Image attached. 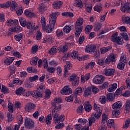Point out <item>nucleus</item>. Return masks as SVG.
<instances>
[{"label":"nucleus","instance_id":"obj_21","mask_svg":"<svg viewBox=\"0 0 130 130\" xmlns=\"http://www.w3.org/2000/svg\"><path fill=\"white\" fill-rule=\"evenodd\" d=\"M101 107L100 105H96L95 103H94L93 109L95 111H96L94 114H100V117L101 114H102V110H101Z\"/></svg>","mask_w":130,"mask_h":130},{"label":"nucleus","instance_id":"obj_17","mask_svg":"<svg viewBox=\"0 0 130 130\" xmlns=\"http://www.w3.org/2000/svg\"><path fill=\"white\" fill-rule=\"evenodd\" d=\"M114 73H115V70L114 69H105L104 75L107 77L109 76H114Z\"/></svg>","mask_w":130,"mask_h":130},{"label":"nucleus","instance_id":"obj_6","mask_svg":"<svg viewBox=\"0 0 130 130\" xmlns=\"http://www.w3.org/2000/svg\"><path fill=\"white\" fill-rule=\"evenodd\" d=\"M118 30H120L121 32L120 35L123 37V39L125 41H127L128 40V35H127V34L126 32V27L124 26H119L118 27Z\"/></svg>","mask_w":130,"mask_h":130},{"label":"nucleus","instance_id":"obj_5","mask_svg":"<svg viewBox=\"0 0 130 130\" xmlns=\"http://www.w3.org/2000/svg\"><path fill=\"white\" fill-rule=\"evenodd\" d=\"M100 118V114H92L90 117L88 119V123L89 126H92L93 123H95L96 122V119H99Z\"/></svg>","mask_w":130,"mask_h":130},{"label":"nucleus","instance_id":"obj_59","mask_svg":"<svg viewBox=\"0 0 130 130\" xmlns=\"http://www.w3.org/2000/svg\"><path fill=\"white\" fill-rule=\"evenodd\" d=\"M77 112V113H83L84 112V106H83V105H81L78 107Z\"/></svg>","mask_w":130,"mask_h":130},{"label":"nucleus","instance_id":"obj_19","mask_svg":"<svg viewBox=\"0 0 130 130\" xmlns=\"http://www.w3.org/2000/svg\"><path fill=\"white\" fill-rule=\"evenodd\" d=\"M83 106L84 110L86 111V112H90V111L92 110V107L89 101L85 102L84 104H83Z\"/></svg>","mask_w":130,"mask_h":130},{"label":"nucleus","instance_id":"obj_2","mask_svg":"<svg viewBox=\"0 0 130 130\" xmlns=\"http://www.w3.org/2000/svg\"><path fill=\"white\" fill-rule=\"evenodd\" d=\"M60 15V12H53L50 15L49 18V24H47L45 26V28H43V30H45L47 33H51L54 29V26L56 24V18Z\"/></svg>","mask_w":130,"mask_h":130},{"label":"nucleus","instance_id":"obj_60","mask_svg":"<svg viewBox=\"0 0 130 130\" xmlns=\"http://www.w3.org/2000/svg\"><path fill=\"white\" fill-rule=\"evenodd\" d=\"M129 123H130V119L127 118L125 121V124L123 125L122 128H127L128 126H129Z\"/></svg>","mask_w":130,"mask_h":130},{"label":"nucleus","instance_id":"obj_29","mask_svg":"<svg viewBox=\"0 0 130 130\" xmlns=\"http://www.w3.org/2000/svg\"><path fill=\"white\" fill-rule=\"evenodd\" d=\"M19 21L18 20L15 19L14 20L10 19L9 20H7V25L8 26H15L16 24H18Z\"/></svg>","mask_w":130,"mask_h":130},{"label":"nucleus","instance_id":"obj_23","mask_svg":"<svg viewBox=\"0 0 130 130\" xmlns=\"http://www.w3.org/2000/svg\"><path fill=\"white\" fill-rule=\"evenodd\" d=\"M14 59L15 58H14L13 57H8L4 60V64L5 66H10V64H12V63H13V61H14Z\"/></svg>","mask_w":130,"mask_h":130},{"label":"nucleus","instance_id":"obj_46","mask_svg":"<svg viewBox=\"0 0 130 130\" xmlns=\"http://www.w3.org/2000/svg\"><path fill=\"white\" fill-rule=\"evenodd\" d=\"M85 8L86 9V11L91 14L92 13V9H93V5L92 4H86Z\"/></svg>","mask_w":130,"mask_h":130},{"label":"nucleus","instance_id":"obj_10","mask_svg":"<svg viewBox=\"0 0 130 130\" xmlns=\"http://www.w3.org/2000/svg\"><path fill=\"white\" fill-rule=\"evenodd\" d=\"M62 95H71L73 93V90L70 86H65L60 91Z\"/></svg>","mask_w":130,"mask_h":130},{"label":"nucleus","instance_id":"obj_49","mask_svg":"<svg viewBox=\"0 0 130 130\" xmlns=\"http://www.w3.org/2000/svg\"><path fill=\"white\" fill-rule=\"evenodd\" d=\"M71 30H72V26H71L70 25H66L63 28V31L65 33H70Z\"/></svg>","mask_w":130,"mask_h":130},{"label":"nucleus","instance_id":"obj_61","mask_svg":"<svg viewBox=\"0 0 130 130\" xmlns=\"http://www.w3.org/2000/svg\"><path fill=\"white\" fill-rule=\"evenodd\" d=\"M13 84H14V85H22L23 84V81H19V79L16 78L14 79L13 81Z\"/></svg>","mask_w":130,"mask_h":130},{"label":"nucleus","instance_id":"obj_24","mask_svg":"<svg viewBox=\"0 0 130 130\" xmlns=\"http://www.w3.org/2000/svg\"><path fill=\"white\" fill-rule=\"evenodd\" d=\"M24 15L27 18H35V17H37L35 13L32 12L29 10H25L24 11Z\"/></svg>","mask_w":130,"mask_h":130},{"label":"nucleus","instance_id":"obj_52","mask_svg":"<svg viewBox=\"0 0 130 130\" xmlns=\"http://www.w3.org/2000/svg\"><path fill=\"white\" fill-rule=\"evenodd\" d=\"M22 38H23V34L22 33L19 34L18 35L14 36V39L18 42H19L20 40H22Z\"/></svg>","mask_w":130,"mask_h":130},{"label":"nucleus","instance_id":"obj_39","mask_svg":"<svg viewBox=\"0 0 130 130\" xmlns=\"http://www.w3.org/2000/svg\"><path fill=\"white\" fill-rule=\"evenodd\" d=\"M112 47L111 46H108L106 47H103L100 49L101 52L102 54H104V53H106L108 51H109Z\"/></svg>","mask_w":130,"mask_h":130},{"label":"nucleus","instance_id":"obj_44","mask_svg":"<svg viewBox=\"0 0 130 130\" xmlns=\"http://www.w3.org/2000/svg\"><path fill=\"white\" fill-rule=\"evenodd\" d=\"M19 20L20 25L22 27H26V25L27 24V21H26V19L24 18L20 17L19 18Z\"/></svg>","mask_w":130,"mask_h":130},{"label":"nucleus","instance_id":"obj_26","mask_svg":"<svg viewBox=\"0 0 130 130\" xmlns=\"http://www.w3.org/2000/svg\"><path fill=\"white\" fill-rule=\"evenodd\" d=\"M16 70H17L16 66L14 65H11L9 66L8 71L10 72V76H12V75H14L15 73H16Z\"/></svg>","mask_w":130,"mask_h":130},{"label":"nucleus","instance_id":"obj_38","mask_svg":"<svg viewBox=\"0 0 130 130\" xmlns=\"http://www.w3.org/2000/svg\"><path fill=\"white\" fill-rule=\"evenodd\" d=\"M11 54L13 55V56H15L16 57H18V58H21L22 57V55L20 52H18L16 50H13L11 51Z\"/></svg>","mask_w":130,"mask_h":130},{"label":"nucleus","instance_id":"obj_47","mask_svg":"<svg viewBox=\"0 0 130 130\" xmlns=\"http://www.w3.org/2000/svg\"><path fill=\"white\" fill-rule=\"evenodd\" d=\"M16 119L18 122V124L21 125L23 123V117L21 115H17L16 116Z\"/></svg>","mask_w":130,"mask_h":130},{"label":"nucleus","instance_id":"obj_53","mask_svg":"<svg viewBox=\"0 0 130 130\" xmlns=\"http://www.w3.org/2000/svg\"><path fill=\"white\" fill-rule=\"evenodd\" d=\"M51 95V91L49 89H47V91H45V94L44 95V99H49L50 98V96Z\"/></svg>","mask_w":130,"mask_h":130},{"label":"nucleus","instance_id":"obj_51","mask_svg":"<svg viewBox=\"0 0 130 130\" xmlns=\"http://www.w3.org/2000/svg\"><path fill=\"white\" fill-rule=\"evenodd\" d=\"M107 125L108 127L111 128V127H113L114 126V120L113 119H109L107 122Z\"/></svg>","mask_w":130,"mask_h":130},{"label":"nucleus","instance_id":"obj_64","mask_svg":"<svg viewBox=\"0 0 130 130\" xmlns=\"http://www.w3.org/2000/svg\"><path fill=\"white\" fill-rule=\"evenodd\" d=\"M2 92L4 94H8L9 93V89L5 85H3L2 87Z\"/></svg>","mask_w":130,"mask_h":130},{"label":"nucleus","instance_id":"obj_12","mask_svg":"<svg viewBox=\"0 0 130 130\" xmlns=\"http://www.w3.org/2000/svg\"><path fill=\"white\" fill-rule=\"evenodd\" d=\"M24 124L25 127L29 129H31V128L34 127V122H33L32 120L30 119V118H26L25 119Z\"/></svg>","mask_w":130,"mask_h":130},{"label":"nucleus","instance_id":"obj_3","mask_svg":"<svg viewBox=\"0 0 130 130\" xmlns=\"http://www.w3.org/2000/svg\"><path fill=\"white\" fill-rule=\"evenodd\" d=\"M111 41L119 45H121L124 43L123 39L121 37H118V32H115L111 36Z\"/></svg>","mask_w":130,"mask_h":130},{"label":"nucleus","instance_id":"obj_54","mask_svg":"<svg viewBox=\"0 0 130 130\" xmlns=\"http://www.w3.org/2000/svg\"><path fill=\"white\" fill-rule=\"evenodd\" d=\"M115 96L113 93H108L107 94V99L109 101H113Z\"/></svg>","mask_w":130,"mask_h":130},{"label":"nucleus","instance_id":"obj_30","mask_svg":"<svg viewBox=\"0 0 130 130\" xmlns=\"http://www.w3.org/2000/svg\"><path fill=\"white\" fill-rule=\"evenodd\" d=\"M82 93H83V89H82V87H78L75 89L74 95L75 97H78V95H81Z\"/></svg>","mask_w":130,"mask_h":130},{"label":"nucleus","instance_id":"obj_55","mask_svg":"<svg viewBox=\"0 0 130 130\" xmlns=\"http://www.w3.org/2000/svg\"><path fill=\"white\" fill-rule=\"evenodd\" d=\"M62 16L64 17H70V18H73V17H74V13L72 12H64L62 13Z\"/></svg>","mask_w":130,"mask_h":130},{"label":"nucleus","instance_id":"obj_36","mask_svg":"<svg viewBox=\"0 0 130 130\" xmlns=\"http://www.w3.org/2000/svg\"><path fill=\"white\" fill-rule=\"evenodd\" d=\"M124 110H125L126 113H129L130 100H128L126 101V102L124 105Z\"/></svg>","mask_w":130,"mask_h":130},{"label":"nucleus","instance_id":"obj_8","mask_svg":"<svg viewBox=\"0 0 130 130\" xmlns=\"http://www.w3.org/2000/svg\"><path fill=\"white\" fill-rule=\"evenodd\" d=\"M69 81L71 82L73 86H78L79 85V79H78V77H77V75L76 74H73L70 76L69 77Z\"/></svg>","mask_w":130,"mask_h":130},{"label":"nucleus","instance_id":"obj_14","mask_svg":"<svg viewBox=\"0 0 130 130\" xmlns=\"http://www.w3.org/2000/svg\"><path fill=\"white\" fill-rule=\"evenodd\" d=\"M120 10L123 13H130V3L121 4Z\"/></svg>","mask_w":130,"mask_h":130},{"label":"nucleus","instance_id":"obj_11","mask_svg":"<svg viewBox=\"0 0 130 130\" xmlns=\"http://www.w3.org/2000/svg\"><path fill=\"white\" fill-rule=\"evenodd\" d=\"M30 93L34 98H42V97H43V91L38 90V89L37 90H34V91H30L29 92V94Z\"/></svg>","mask_w":130,"mask_h":130},{"label":"nucleus","instance_id":"obj_45","mask_svg":"<svg viewBox=\"0 0 130 130\" xmlns=\"http://www.w3.org/2000/svg\"><path fill=\"white\" fill-rule=\"evenodd\" d=\"M56 52H57V49L55 47H52L48 51V53L52 55H54Z\"/></svg>","mask_w":130,"mask_h":130},{"label":"nucleus","instance_id":"obj_37","mask_svg":"<svg viewBox=\"0 0 130 130\" xmlns=\"http://www.w3.org/2000/svg\"><path fill=\"white\" fill-rule=\"evenodd\" d=\"M94 67H95V62L94 61H90L85 66V70H93Z\"/></svg>","mask_w":130,"mask_h":130},{"label":"nucleus","instance_id":"obj_27","mask_svg":"<svg viewBox=\"0 0 130 130\" xmlns=\"http://www.w3.org/2000/svg\"><path fill=\"white\" fill-rule=\"evenodd\" d=\"M83 27L81 26H76L75 28V36L76 37H79L82 33Z\"/></svg>","mask_w":130,"mask_h":130},{"label":"nucleus","instance_id":"obj_48","mask_svg":"<svg viewBox=\"0 0 130 130\" xmlns=\"http://www.w3.org/2000/svg\"><path fill=\"white\" fill-rule=\"evenodd\" d=\"M26 28L29 29L30 30L33 29L35 27V23H32L31 22H27L26 24Z\"/></svg>","mask_w":130,"mask_h":130},{"label":"nucleus","instance_id":"obj_31","mask_svg":"<svg viewBox=\"0 0 130 130\" xmlns=\"http://www.w3.org/2000/svg\"><path fill=\"white\" fill-rule=\"evenodd\" d=\"M45 120L47 125H50L51 124V121L52 120V116H51V114L47 115Z\"/></svg>","mask_w":130,"mask_h":130},{"label":"nucleus","instance_id":"obj_20","mask_svg":"<svg viewBox=\"0 0 130 130\" xmlns=\"http://www.w3.org/2000/svg\"><path fill=\"white\" fill-rule=\"evenodd\" d=\"M12 32L16 33H20L22 31V27L20 25H18V24H15L11 28Z\"/></svg>","mask_w":130,"mask_h":130},{"label":"nucleus","instance_id":"obj_57","mask_svg":"<svg viewBox=\"0 0 130 130\" xmlns=\"http://www.w3.org/2000/svg\"><path fill=\"white\" fill-rule=\"evenodd\" d=\"M38 51V46L37 45H33L31 48V52L34 54Z\"/></svg>","mask_w":130,"mask_h":130},{"label":"nucleus","instance_id":"obj_15","mask_svg":"<svg viewBox=\"0 0 130 130\" xmlns=\"http://www.w3.org/2000/svg\"><path fill=\"white\" fill-rule=\"evenodd\" d=\"M95 50H96V45L94 44L87 45L85 49V52H87V53L92 54Z\"/></svg>","mask_w":130,"mask_h":130},{"label":"nucleus","instance_id":"obj_9","mask_svg":"<svg viewBox=\"0 0 130 130\" xmlns=\"http://www.w3.org/2000/svg\"><path fill=\"white\" fill-rule=\"evenodd\" d=\"M104 76L102 75H97L92 80V82L94 84H102L104 82Z\"/></svg>","mask_w":130,"mask_h":130},{"label":"nucleus","instance_id":"obj_18","mask_svg":"<svg viewBox=\"0 0 130 130\" xmlns=\"http://www.w3.org/2000/svg\"><path fill=\"white\" fill-rule=\"evenodd\" d=\"M72 68V65L71 64V62H67L66 64H65L64 67V75L63 77L65 78H67L69 76V73H68V70H71V68Z\"/></svg>","mask_w":130,"mask_h":130},{"label":"nucleus","instance_id":"obj_1","mask_svg":"<svg viewBox=\"0 0 130 130\" xmlns=\"http://www.w3.org/2000/svg\"><path fill=\"white\" fill-rule=\"evenodd\" d=\"M54 101L51 103L52 106L54 107L52 111L53 123L55 124H59L61 122H62L66 119L64 115H61L59 116L57 113L61 109V105H59V103H61L62 101L60 98H55L54 99Z\"/></svg>","mask_w":130,"mask_h":130},{"label":"nucleus","instance_id":"obj_33","mask_svg":"<svg viewBox=\"0 0 130 130\" xmlns=\"http://www.w3.org/2000/svg\"><path fill=\"white\" fill-rule=\"evenodd\" d=\"M83 23H84V19L83 18L79 17L76 21L75 27L82 26V25H83Z\"/></svg>","mask_w":130,"mask_h":130},{"label":"nucleus","instance_id":"obj_25","mask_svg":"<svg viewBox=\"0 0 130 130\" xmlns=\"http://www.w3.org/2000/svg\"><path fill=\"white\" fill-rule=\"evenodd\" d=\"M122 106V103H121V102L120 101H118L112 105V108H113V109L116 110L117 109L121 108Z\"/></svg>","mask_w":130,"mask_h":130},{"label":"nucleus","instance_id":"obj_56","mask_svg":"<svg viewBox=\"0 0 130 130\" xmlns=\"http://www.w3.org/2000/svg\"><path fill=\"white\" fill-rule=\"evenodd\" d=\"M41 24L42 25L43 29L45 28V26H46V20L44 16H42L41 18Z\"/></svg>","mask_w":130,"mask_h":130},{"label":"nucleus","instance_id":"obj_58","mask_svg":"<svg viewBox=\"0 0 130 130\" xmlns=\"http://www.w3.org/2000/svg\"><path fill=\"white\" fill-rule=\"evenodd\" d=\"M74 94H71L70 96L66 98L65 100L67 102H73V101H74Z\"/></svg>","mask_w":130,"mask_h":130},{"label":"nucleus","instance_id":"obj_13","mask_svg":"<svg viewBox=\"0 0 130 130\" xmlns=\"http://www.w3.org/2000/svg\"><path fill=\"white\" fill-rule=\"evenodd\" d=\"M63 5V2L62 1H55L53 2L52 6L54 10H59V9L62 8Z\"/></svg>","mask_w":130,"mask_h":130},{"label":"nucleus","instance_id":"obj_4","mask_svg":"<svg viewBox=\"0 0 130 130\" xmlns=\"http://www.w3.org/2000/svg\"><path fill=\"white\" fill-rule=\"evenodd\" d=\"M15 94L18 95V96H24V97H29L30 96V91H26V90L23 87H19L15 91Z\"/></svg>","mask_w":130,"mask_h":130},{"label":"nucleus","instance_id":"obj_28","mask_svg":"<svg viewBox=\"0 0 130 130\" xmlns=\"http://www.w3.org/2000/svg\"><path fill=\"white\" fill-rule=\"evenodd\" d=\"M11 5H12V3L10 1H8L6 3L0 4V8L1 9H8L11 7Z\"/></svg>","mask_w":130,"mask_h":130},{"label":"nucleus","instance_id":"obj_43","mask_svg":"<svg viewBox=\"0 0 130 130\" xmlns=\"http://www.w3.org/2000/svg\"><path fill=\"white\" fill-rule=\"evenodd\" d=\"M93 29V26L91 25H87L85 28V34H89L92 31Z\"/></svg>","mask_w":130,"mask_h":130},{"label":"nucleus","instance_id":"obj_34","mask_svg":"<svg viewBox=\"0 0 130 130\" xmlns=\"http://www.w3.org/2000/svg\"><path fill=\"white\" fill-rule=\"evenodd\" d=\"M109 88L108 90L109 92H113V91H115L116 89H117V84L114 83L111 85H109Z\"/></svg>","mask_w":130,"mask_h":130},{"label":"nucleus","instance_id":"obj_40","mask_svg":"<svg viewBox=\"0 0 130 130\" xmlns=\"http://www.w3.org/2000/svg\"><path fill=\"white\" fill-rule=\"evenodd\" d=\"M38 57L35 56L32 57L30 60V63L31 66H37L38 61Z\"/></svg>","mask_w":130,"mask_h":130},{"label":"nucleus","instance_id":"obj_7","mask_svg":"<svg viewBox=\"0 0 130 130\" xmlns=\"http://www.w3.org/2000/svg\"><path fill=\"white\" fill-rule=\"evenodd\" d=\"M116 55H117L116 54L111 53L109 55H108L105 60V63L107 64H109L110 62H114V61H115Z\"/></svg>","mask_w":130,"mask_h":130},{"label":"nucleus","instance_id":"obj_35","mask_svg":"<svg viewBox=\"0 0 130 130\" xmlns=\"http://www.w3.org/2000/svg\"><path fill=\"white\" fill-rule=\"evenodd\" d=\"M68 49H69V47L68 46V45H60L59 47V49L58 50H59V51H60V52H63L64 53L66 52V51H68Z\"/></svg>","mask_w":130,"mask_h":130},{"label":"nucleus","instance_id":"obj_22","mask_svg":"<svg viewBox=\"0 0 130 130\" xmlns=\"http://www.w3.org/2000/svg\"><path fill=\"white\" fill-rule=\"evenodd\" d=\"M18 9H19V6H18L17 3L15 1H12L10 5L11 11L12 12H16V11H18Z\"/></svg>","mask_w":130,"mask_h":130},{"label":"nucleus","instance_id":"obj_42","mask_svg":"<svg viewBox=\"0 0 130 130\" xmlns=\"http://www.w3.org/2000/svg\"><path fill=\"white\" fill-rule=\"evenodd\" d=\"M122 22L123 24H127V25H130V17H124L122 18Z\"/></svg>","mask_w":130,"mask_h":130},{"label":"nucleus","instance_id":"obj_50","mask_svg":"<svg viewBox=\"0 0 130 130\" xmlns=\"http://www.w3.org/2000/svg\"><path fill=\"white\" fill-rule=\"evenodd\" d=\"M124 67H125V64H124V63L120 61H119V62L118 63L117 69H118V70L122 71L123 70H124Z\"/></svg>","mask_w":130,"mask_h":130},{"label":"nucleus","instance_id":"obj_41","mask_svg":"<svg viewBox=\"0 0 130 130\" xmlns=\"http://www.w3.org/2000/svg\"><path fill=\"white\" fill-rule=\"evenodd\" d=\"M39 10L40 13H44L47 10V7L45 6V5L42 4L40 5Z\"/></svg>","mask_w":130,"mask_h":130},{"label":"nucleus","instance_id":"obj_32","mask_svg":"<svg viewBox=\"0 0 130 130\" xmlns=\"http://www.w3.org/2000/svg\"><path fill=\"white\" fill-rule=\"evenodd\" d=\"M74 6L75 7H77L79 9H82L83 8V4H82V1L81 0H75L74 1Z\"/></svg>","mask_w":130,"mask_h":130},{"label":"nucleus","instance_id":"obj_62","mask_svg":"<svg viewBox=\"0 0 130 130\" xmlns=\"http://www.w3.org/2000/svg\"><path fill=\"white\" fill-rule=\"evenodd\" d=\"M56 33L57 37H58L59 38H60L61 37H62V36H63V32L61 29H57Z\"/></svg>","mask_w":130,"mask_h":130},{"label":"nucleus","instance_id":"obj_16","mask_svg":"<svg viewBox=\"0 0 130 130\" xmlns=\"http://www.w3.org/2000/svg\"><path fill=\"white\" fill-rule=\"evenodd\" d=\"M35 107H36V106H35V104L30 102L26 105L25 107V111H27V112H30L33 111L34 110H35Z\"/></svg>","mask_w":130,"mask_h":130},{"label":"nucleus","instance_id":"obj_63","mask_svg":"<svg viewBox=\"0 0 130 130\" xmlns=\"http://www.w3.org/2000/svg\"><path fill=\"white\" fill-rule=\"evenodd\" d=\"M36 39L37 40H40L42 38V32L40 30H38L37 32Z\"/></svg>","mask_w":130,"mask_h":130}]
</instances>
